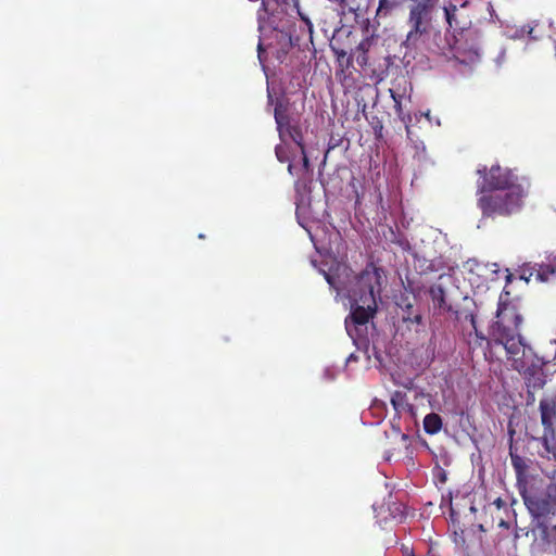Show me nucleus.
Returning a JSON list of instances; mask_svg holds the SVG:
<instances>
[{
  "mask_svg": "<svg viewBox=\"0 0 556 556\" xmlns=\"http://www.w3.org/2000/svg\"><path fill=\"white\" fill-rule=\"evenodd\" d=\"M275 121L281 140V143L276 147L277 159L280 162H288L289 173L300 177L309 169L302 129L298 122L283 113L281 105L275 108Z\"/></svg>",
  "mask_w": 556,
  "mask_h": 556,
  "instance_id": "obj_4",
  "label": "nucleus"
},
{
  "mask_svg": "<svg viewBox=\"0 0 556 556\" xmlns=\"http://www.w3.org/2000/svg\"><path fill=\"white\" fill-rule=\"evenodd\" d=\"M369 0H342L339 9L342 13L350 12L356 13L367 5Z\"/></svg>",
  "mask_w": 556,
  "mask_h": 556,
  "instance_id": "obj_12",
  "label": "nucleus"
},
{
  "mask_svg": "<svg viewBox=\"0 0 556 556\" xmlns=\"http://www.w3.org/2000/svg\"><path fill=\"white\" fill-rule=\"evenodd\" d=\"M430 295H431V299L432 301L434 302L435 305H438L439 307H443L444 305V290L441 286H433L431 289H430Z\"/></svg>",
  "mask_w": 556,
  "mask_h": 556,
  "instance_id": "obj_15",
  "label": "nucleus"
},
{
  "mask_svg": "<svg viewBox=\"0 0 556 556\" xmlns=\"http://www.w3.org/2000/svg\"><path fill=\"white\" fill-rule=\"evenodd\" d=\"M454 59L464 65H475L480 62L481 54L476 43H459L455 48Z\"/></svg>",
  "mask_w": 556,
  "mask_h": 556,
  "instance_id": "obj_8",
  "label": "nucleus"
},
{
  "mask_svg": "<svg viewBox=\"0 0 556 556\" xmlns=\"http://www.w3.org/2000/svg\"><path fill=\"white\" fill-rule=\"evenodd\" d=\"M424 115H425V117H426L430 123H432V122H433V118H432V116H431V114H430V112H429V111H428V112H426Z\"/></svg>",
  "mask_w": 556,
  "mask_h": 556,
  "instance_id": "obj_23",
  "label": "nucleus"
},
{
  "mask_svg": "<svg viewBox=\"0 0 556 556\" xmlns=\"http://www.w3.org/2000/svg\"><path fill=\"white\" fill-rule=\"evenodd\" d=\"M535 278L542 282L552 281L556 278V266L541 265L539 269H536Z\"/></svg>",
  "mask_w": 556,
  "mask_h": 556,
  "instance_id": "obj_13",
  "label": "nucleus"
},
{
  "mask_svg": "<svg viewBox=\"0 0 556 556\" xmlns=\"http://www.w3.org/2000/svg\"><path fill=\"white\" fill-rule=\"evenodd\" d=\"M504 59H505V50L503 49L496 59L497 64L501 65L504 62Z\"/></svg>",
  "mask_w": 556,
  "mask_h": 556,
  "instance_id": "obj_21",
  "label": "nucleus"
},
{
  "mask_svg": "<svg viewBox=\"0 0 556 556\" xmlns=\"http://www.w3.org/2000/svg\"><path fill=\"white\" fill-rule=\"evenodd\" d=\"M351 359H354V355H353V354H351V355L349 356V358H348V361H351Z\"/></svg>",
  "mask_w": 556,
  "mask_h": 556,
  "instance_id": "obj_27",
  "label": "nucleus"
},
{
  "mask_svg": "<svg viewBox=\"0 0 556 556\" xmlns=\"http://www.w3.org/2000/svg\"><path fill=\"white\" fill-rule=\"evenodd\" d=\"M407 438H408L407 434H404V433L402 434L403 440H406Z\"/></svg>",
  "mask_w": 556,
  "mask_h": 556,
  "instance_id": "obj_28",
  "label": "nucleus"
},
{
  "mask_svg": "<svg viewBox=\"0 0 556 556\" xmlns=\"http://www.w3.org/2000/svg\"><path fill=\"white\" fill-rule=\"evenodd\" d=\"M457 3H448L444 8L446 21L450 25H452V21L455 17L458 9H464L466 7H471L475 11H485L489 14V22L497 23L498 26L503 29V35L509 39H521L526 34L532 35L534 27H515L510 26L507 22L501 20L496 14L493 5L489 1L484 0H457Z\"/></svg>",
  "mask_w": 556,
  "mask_h": 556,
  "instance_id": "obj_5",
  "label": "nucleus"
},
{
  "mask_svg": "<svg viewBox=\"0 0 556 556\" xmlns=\"http://www.w3.org/2000/svg\"><path fill=\"white\" fill-rule=\"evenodd\" d=\"M330 287L348 300L351 313L345 318V329L354 342L366 337L367 325L376 312V295L379 293L380 274L376 268H367L359 276L343 283L340 274L320 270Z\"/></svg>",
  "mask_w": 556,
  "mask_h": 556,
  "instance_id": "obj_2",
  "label": "nucleus"
},
{
  "mask_svg": "<svg viewBox=\"0 0 556 556\" xmlns=\"http://www.w3.org/2000/svg\"><path fill=\"white\" fill-rule=\"evenodd\" d=\"M510 458H511V465L517 473V477L520 478L521 476H523L526 473V471L528 469L527 460L525 458H522L521 456L513 454V453H510Z\"/></svg>",
  "mask_w": 556,
  "mask_h": 556,
  "instance_id": "obj_14",
  "label": "nucleus"
},
{
  "mask_svg": "<svg viewBox=\"0 0 556 556\" xmlns=\"http://www.w3.org/2000/svg\"><path fill=\"white\" fill-rule=\"evenodd\" d=\"M337 375V370L334 368H331V367H327L325 370H324V377L327 379V380H332L334 379Z\"/></svg>",
  "mask_w": 556,
  "mask_h": 556,
  "instance_id": "obj_19",
  "label": "nucleus"
},
{
  "mask_svg": "<svg viewBox=\"0 0 556 556\" xmlns=\"http://www.w3.org/2000/svg\"><path fill=\"white\" fill-rule=\"evenodd\" d=\"M258 30H260V41H258V59L263 62V52L266 47L270 46L267 43L268 33L276 31L277 35L285 36V31L281 29L278 31V27L274 24V21H266L264 15L258 12Z\"/></svg>",
  "mask_w": 556,
  "mask_h": 556,
  "instance_id": "obj_9",
  "label": "nucleus"
},
{
  "mask_svg": "<svg viewBox=\"0 0 556 556\" xmlns=\"http://www.w3.org/2000/svg\"><path fill=\"white\" fill-rule=\"evenodd\" d=\"M394 8V2L391 0H379V7L376 12V17H384L387 16L391 10Z\"/></svg>",
  "mask_w": 556,
  "mask_h": 556,
  "instance_id": "obj_16",
  "label": "nucleus"
},
{
  "mask_svg": "<svg viewBox=\"0 0 556 556\" xmlns=\"http://www.w3.org/2000/svg\"><path fill=\"white\" fill-rule=\"evenodd\" d=\"M391 404L399 414L408 413L412 417L415 416V408L407 401L406 394L403 392H395L391 397Z\"/></svg>",
  "mask_w": 556,
  "mask_h": 556,
  "instance_id": "obj_10",
  "label": "nucleus"
},
{
  "mask_svg": "<svg viewBox=\"0 0 556 556\" xmlns=\"http://www.w3.org/2000/svg\"><path fill=\"white\" fill-rule=\"evenodd\" d=\"M432 0L412 7L408 17L409 30L403 46L406 49H418L430 37L432 28Z\"/></svg>",
  "mask_w": 556,
  "mask_h": 556,
  "instance_id": "obj_6",
  "label": "nucleus"
},
{
  "mask_svg": "<svg viewBox=\"0 0 556 556\" xmlns=\"http://www.w3.org/2000/svg\"><path fill=\"white\" fill-rule=\"evenodd\" d=\"M424 429L428 434H437L442 429V419L438 414L431 413L424 418Z\"/></svg>",
  "mask_w": 556,
  "mask_h": 556,
  "instance_id": "obj_11",
  "label": "nucleus"
},
{
  "mask_svg": "<svg viewBox=\"0 0 556 556\" xmlns=\"http://www.w3.org/2000/svg\"><path fill=\"white\" fill-rule=\"evenodd\" d=\"M302 210H304V207L302 205H298V207H296V215H298V218H299V223L302 225V227H304L307 230L312 241H314V237H313V235L311 232V229L307 228V226L301 222V212H302Z\"/></svg>",
  "mask_w": 556,
  "mask_h": 556,
  "instance_id": "obj_18",
  "label": "nucleus"
},
{
  "mask_svg": "<svg viewBox=\"0 0 556 556\" xmlns=\"http://www.w3.org/2000/svg\"><path fill=\"white\" fill-rule=\"evenodd\" d=\"M478 173L482 176L478 206L484 216H508L521 208L529 188L525 178L498 165Z\"/></svg>",
  "mask_w": 556,
  "mask_h": 556,
  "instance_id": "obj_3",
  "label": "nucleus"
},
{
  "mask_svg": "<svg viewBox=\"0 0 556 556\" xmlns=\"http://www.w3.org/2000/svg\"><path fill=\"white\" fill-rule=\"evenodd\" d=\"M496 319L493 326L495 343L503 345L511 366L525 375L529 386L542 388L546 382L544 370L551 371V361L536 357L532 349L523 343L519 333L521 315L516 305L505 302L503 295L500 296Z\"/></svg>",
  "mask_w": 556,
  "mask_h": 556,
  "instance_id": "obj_1",
  "label": "nucleus"
},
{
  "mask_svg": "<svg viewBox=\"0 0 556 556\" xmlns=\"http://www.w3.org/2000/svg\"><path fill=\"white\" fill-rule=\"evenodd\" d=\"M262 9H263L264 12H266V8H265V2L264 1L262 2Z\"/></svg>",
  "mask_w": 556,
  "mask_h": 556,
  "instance_id": "obj_25",
  "label": "nucleus"
},
{
  "mask_svg": "<svg viewBox=\"0 0 556 556\" xmlns=\"http://www.w3.org/2000/svg\"><path fill=\"white\" fill-rule=\"evenodd\" d=\"M391 97H392V99L394 101V108H395L396 112L399 113V115L402 118V121L405 122V117L402 116L401 97L395 94L393 91H391Z\"/></svg>",
  "mask_w": 556,
  "mask_h": 556,
  "instance_id": "obj_17",
  "label": "nucleus"
},
{
  "mask_svg": "<svg viewBox=\"0 0 556 556\" xmlns=\"http://www.w3.org/2000/svg\"><path fill=\"white\" fill-rule=\"evenodd\" d=\"M434 123H435L438 126H440V119H439V118H435V119H434Z\"/></svg>",
  "mask_w": 556,
  "mask_h": 556,
  "instance_id": "obj_26",
  "label": "nucleus"
},
{
  "mask_svg": "<svg viewBox=\"0 0 556 556\" xmlns=\"http://www.w3.org/2000/svg\"><path fill=\"white\" fill-rule=\"evenodd\" d=\"M328 1L333 4H337L339 7L342 0H328Z\"/></svg>",
  "mask_w": 556,
  "mask_h": 556,
  "instance_id": "obj_24",
  "label": "nucleus"
},
{
  "mask_svg": "<svg viewBox=\"0 0 556 556\" xmlns=\"http://www.w3.org/2000/svg\"><path fill=\"white\" fill-rule=\"evenodd\" d=\"M337 271H342V274L348 276V268H346V266H338Z\"/></svg>",
  "mask_w": 556,
  "mask_h": 556,
  "instance_id": "obj_22",
  "label": "nucleus"
},
{
  "mask_svg": "<svg viewBox=\"0 0 556 556\" xmlns=\"http://www.w3.org/2000/svg\"><path fill=\"white\" fill-rule=\"evenodd\" d=\"M540 413L544 427L541 442L545 454H542V456L556 462V392L544 394L540 401Z\"/></svg>",
  "mask_w": 556,
  "mask_h": 556,
  "instance_id": "obj_7",
  "label": "nucleus"
},
{
  "mask_svg": "<svg viewBox=\"0 0 556 556\" xmlns=\"http://www.w3.org/2000/svg\"><path fill=\"white\" fill-rule=\"evenodd\" d=\"M469 320H470V324L476 332V336L478 338H480L481 340H484V337L482 334L479 333L478 329H477V326H476V319H475V316L472 314H470L469 316Z\"/></svg>",
  "mask_w": 556,
  "mask_h": 556,
  "instance_id": "obj_20",
  "label": "nucleus"
}]
</instances>
